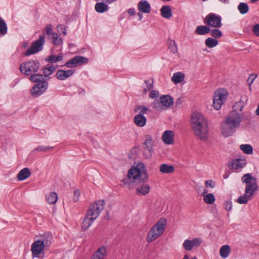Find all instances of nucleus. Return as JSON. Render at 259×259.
Returning <instances> with one entry per match:
<instances>
[{
	"mask_svg": "<svg viewBox=\"0 0 259 259\" xmlns=\"http://www.w3.org/2000/svg\"><path fill=\"white\" fill-rule=\"evenodd\" d=\"M149 175L144 163H134V165L128 170L126 177L121 181L123 186L128 189L137 187L136 193L139 196H145L149 193L150 187L147 184Z\"/></svg>",
	"mask_w": 259,
	"mask_h": 259,
	"instance_id": "nucleus-1",
	"label": "nucleus"
},
{
	"mask_svg": "<svg viewBox=\"0 0 259 259\" xmlns=\"http://www.w3.org/2000/svg\"><path fill=\"white\" fill-rule=\"evenodd\" d=\"M245 106V102L240 100L233 105V110L226 118L224 123L221 124V133L225 137L231 136L236 131L242 121L243 114L238 112L242 111Z\"/></svg>",
	"mask_w": 259,
	"mask_h": 259,
	"instance_id": "nucleus-2",
	"label": "nucleus"
},
{
	"mask_svg": "<svg viewBox=\"0 0 259 259\" xmlns=\"http://www.w3.org/2000/svg\"><path fill=\"white\" fill-rule=\"evenodd\" d=\"M57 67L54 65H46L42 69L44 74L38 73L29 77L31 81L36 83L31 91L33 97H38L45 92L49 85L48 80L50 79L49 75L55 71Z\"/></svg>",
	"mask_w": 259,
	"mask_h": 259,
	"instance_id": "nucleus-3",
	"label": "nucleus"
},
{
	"mask_svg": "<svg viewBox=\"0 0 259 259\" xmlns=\"http://www.w3.org/2000/svg\"><path fill=\"white\" fill-rule=\"evenodd\" d=\"M191 127L195 136L205 140L208 136V123L204 116L200 113H194L191 118Z\"/></svg>",
	"mask_w": 259,
	"mask_h": 259,
	"instance_id": "nucleus-4",
	"label": "nucleus"
},
{
	"mask_svg": "<svg viewBox=\"0 0 259 259\" xmlns=\"http://www.w3.org/2000/svg\"><path fill=\"white\" fill-rule=\"evenodd\" d=\"M241 180L243 183L246 184L245 194L240 196L237 202L239 204H246L250 199V197L253 195L254 192L257 190V180L249 173L243 175Z\"/></svg>",
	"mask_w": 259,
	"mask_h": 259,
	"instance_id": "nucleus-5",
	"label": "nucleus"
},
{
	"mask_svg": "<svg viewBox=\"0 0 259 259\" xmlns=\"http://www.w3.org/2000/svg\"><path fill=\"white\" fill-rule=\"evenodd\" d=\"M166 223V219H160L149 230L147 234L146 241L148 242H151L159 238L164 232Z\"/></svg>",
	"mask_w": 259,
	"mask_h": 259,
	"instance_id": "nucleus-6",
	"label": "nucleus"
},
{
	"mask_svg": "<svg viewBox=\"0 0 259 259\" xmlns=\"http://www.w3.org/2000/svg\"><path fill=\"white\" fill-rule=\"evenodd\" d=\"M40 68V64L38 60H30L22 63L19 69L21 72L27 76L36 74Z\"/></svg>",
	"mask_w": 259,
	"mask_h": 259,
	"instance_id": "nucleus-7",
	"label": "nucleus"
},
{
	"mask_svg": "<svg viewBox=\"0 0 259 259\" xmlns=\"http://www.w3.org/2000/svg\"><path fill=\"white\" fill-rule=\"evenodd\" d=\"M104 206L105 201L103 200L96 201L90 205L85 214L96 220L103 210Z\"/></svg>",
	"mask_w": 259,
	"mask_h": 259,
	"instance_id": "nucleus-8",
	"label": "nucleus"
},
{
	"mask_svg": "<svg viewBox=\"0 0 259 259\" xmlns=\"http://www.w3.org/2000/svg\"><path fill=\"white\" fill-rule=\"evenodd\" d=\"M148 109L145 106L138 105L136 106L134 109L135 112H138L139 110V114L136 115L134 118L135 124L138 127H143L145 125L147 119L144 115Z\"/></svg>",
	"mask_w": 259,
	"mask_h": 259,
	"instance_id": "nucleus-9",
	"label": "nucleus"
},
{
	"mask_svg": "<svg viewBox=\"0 0 259 259\" xmlns=\"http://www.w3.org/2000/svg\"><path fill=\"white\" fill-rule=\"evenodd\" d=\"M227 92L224 89H220L215 92L213 101V108L217 110H220L227 99Z\"/></svg>",
	"mask_w": 259,
	"mask_h": 259,
	"instance_id": "nucleus-10",
	"label": "nucleus"
},
{
	"mask_svg": "<svg viewBox=\"0 0 259 259\" xmlns=\"http://www.w3.org/2000/svg\"><path fill=\"white\" fill-rule=\"evenodd\" d=\"M44 35H40L38 39L33 42L30 47L24 53L25 56H29L36 54L42 50L45 44Z\"/></svg>",
	"mask_w": 259,
	"mask_h": 259,
	"instance_id": "nucleus-11",
	"label": "nucleus"
},
{
	"mask_svg": "<svg viewBox=\"0 0 259 259\" xmlns=\"http://www.w3.org/2000/svg\"><path fill=\"white\" fill-rule=\"evenodd\" d=\"M221 21V17L213 13L208 14L203 20L204 24L214 28H221L222 26Z\"/></svg>",
	"mask_w": 259,
	"mask_h": 259,
	"instance_id": "nucleus-12",
	"label": "nucleus"
},
{
	"mask_svg": "<svg viewBox=\"0 0 259 259\" xmlns=\"http://www.w3.org/2000/svg\"><path fill=\"white\" fill-rule=\"evenodd\" d=\"M202 243L200 238H196L192 240L186 239L183 244V247L186 251H190L195 247H198Z\"/></svg>",
	"mask_w": 259,
	"mask_h": 259,
	"instance_id": "nucleus-13",
	"label": "nucleus"
},
{
	"mask_svg": "<svg viewBox=\"0 0 259 259\" xmlns=\"http://www.w3.org/2000/svg\"><path fill=\"white\" fill-rule=\"evenodd\" d=\"M46 248L40 240L35 241L31 245V251L33 257L38 256Z\"/></svg>",
	"mask_w": 259,
	"mask_h": 259,
	"instance_id": "nucleus-14",
	"label": "nucleus"
},
{
	"mask_svg": "<svg viewBox=\"0 0 259 259\" xmlns=\"http://www.w3.org/2000/svg\"><path fill=\"white\" fill-rule=\"evenodd\" d=\"M75 72V69L67 70L60 69L57 72L56 76L59 80H63L71 76Z\"/></svg>",
	"mask_w": 259,
	"mask_h": 259,
	"instance_id": "nucleus-15",
	"label": "nucleus"
},
{
	"mask_svg": "<svg viewBox=\"0 0 259 259\" xmlns=\"http://www.w3.org/2000/svg\"><path fill=\"white\" fill-rule=\"evenodd\" d=\"M246 159L238 158L230 162L229 166L231 168L237 169L243 167L246 164Z\"/></svg>",
	"mask_w": 259,
	"mask_h": 259,
	"instance_id": "nucleus-16",
	"label": "nucleus"
},
{
	"mask_svg": "<svg viewBox=\"0 0 259 259\" xmlns=\"http://www.w3.org/2000/svg\"><path fill=\"white\" fill-rule=\"evenodd\" d=\"M138 10L140 12L148 14L151 11L150 4L146 1H141L138 5Z\"/></svg>",
	"mask_w": 259,
	"mask_h": 259,
	"instance_id": "nucleus-17",
	"label": "nucleus"
},
{
	"mask_svg": "<svg viewBox=\"0 0 259 259\" xmlns=\"http://www.w3.org/2000/svg\"><path fill=\"white\" fill-rule=\"evenodd\" d=\"M52 239L53 236L52 234L48 233L45 234V235L42 236L41 239H39L38 240H40V242L42 243V244L45 247L46 249L48 250L50 247Z\"/></svg>",
	"mask_w": 259,
	"mask_h": 259,
	"instance_id": "nucleus-18",
	"label": "nucleus"
},
{
	"mask_svg": "<svg viewBox=\"0 0 259 259\" xmlns=\"http://www.w3.org/2000/svg\"><path fill=\"white\" fill-rule=\"evenodd\" d=\"M106 253V247L102 246L94 253L91 259H104Z\"/></svg>",
	"mask_w": 259,
	"mask_h": 259,
	"instance_id": "nucleus-19",
	"label": "nucleus"
},
{
	"mask_svg": "<svg viewBox=\"0 0 259 259\" xmlns=\"http://www.w3.org/2000/svg\"><path fill=\"white\" fill-rule=\"evenodd\" d=\"M174 134L171 131H165L162 136V139L166 144H171L174 143Z\"/></svg>",
	"mask_w": 259,
	"mask_h": 259,
	"instance_id": "nucleus-20",
	"label": "nucleus"
},
{
	"mask_svg": "<svg viewBox=\"0 0 259 259\" xmlns=\"http://www.w3.org/2000/svg\"><path fill=\"white\" fill-rule=\"evenodd\" d=\"M95 221V220L85 214L81 224L82 230L86 231L88 229Z\"/></svg>",
	"mask_w": 259,
	"mask_h": 259,
	"instance_id": "nucleus-21",
	"label": "nucleus"
},
{
	"mask_svg": "<svg viewBox=\"0 0 259 259\" xmlns=\"http://www.w3.org/2000/svg\"><path fill=\"white\" fill-rule=\"evenodd\" d=\"M30 175L31 172L30 169L27 167H25L19 171L17 178L19 181H23L29 177Z\"/></svg>",
	"mask_w": 259,
	"mask_h": 259,
	"instance_id": "nucleus-22",
	"label": "nucleus"
},
{
	"mask_svg": "<svg viewBox=\"0 0 259 259\" xmlns=\"http://www.w3.org/2000/svg\"><path fill=\"white\" fill-rule=\"evenodd\" d=\"M160 100L162 105L167 107L170 106L174 103L173 99L168 95L161 96Z\"/></svg>",
	"mask_w": 259,
	"mask_h": 259,
	"instance_id": "nucleus-23",
	"label": "nucleus"
},
{
	"mask_svg": "<svg viewBox=\"0 0 259 259\" xmlns=\"http://www.w3.org/2000/svg\"><path fill=\"white\" fill-rule=\"evenodd\" d=\"M145 141L144 142V144L145 145L144 152L145 151H147L150 155H151V152L152 151V138L151 136L149 135H146L145 136Z\"/></svg>",
	"mask_w": 259,
	"mask_h": 259,
	"instance_id": "nucleus-24",
	"label": "nucleus"
},
{
	"mask_svg": "<svg viewBox=\"0 0 259 259\" xmlns=\"http://www.w3.org/2000/svg\"><path fill=\"white\" fill-rule=\"evenodd\" d=\"M207 192L208 191L206 189H204L202 195L203 196V200L206 203L211 204L215 201V197L213 194H206Z\"/></svg>",
	"mask_w": 259,
	"mask_h": 259,
	"instance_id": "nucleus-25",
	"label": "nucleus"
},
{
	"mask_svg": "<svg viewBox=\"0 0 259 259\" xmlns=\"http://www.w3.org/2000/svg\"><path fill=\"white\" fill-rule=\"evenodd\" d=\"M160 12L162 17L166 19H169L172 16L171 8L169 6H163L160 9Z\"/></svg>",
	"mask_w": 259,
	"mask_h": 259,
	"instance_id": "nucleus-26",
	"label": "nucleus"
},
{
	"mask_svg": "<svg viewBox=\"0 0 259 259\" xmlns=\"http://www.w3.org/2000/svg\"><path fill=\"white\" fill-rule=\"evenodd\" d=\"M210 31V28L207 25H200L196 27L195 34L198 35H204Z\"/></svg>",
	"mask_w": 259,
	"mask_h": 259,
	"instance_id": "nucleus-27",
	"label": "nucleus"
},
{
	"mask_svg": "<svg viewBox=\"0 0 259 259\" xmlns=\"http://www.w3.org/2000/svg\"><path fill=\"white\" fill-rule=\"evenodd\" d=\"M159 170L163 174H170L174 171L175 167L172 165L164 163L160 166Z\"/></svg>",
	"mask_w": 259,
	"mask_h": 259,
	"instance_id": "nucleus-28",
	"label": "nucleus"
},
{
	"mask_svg": "<svg viewBox=\"0 0 259 259\" xmlns=\"http://www.w3.org/2000/svg\"><path fill=\"white\" fill-rule=\"evenodd\" d=\"M185 75L182 72H176L173 74L171 78L172 81L175 84L181 83L184 80Z\"/></svg>",
	"mask_w": 259,
	"mask_h": 259,
	"instance_id": "nucleus-29",
	"label": "nucleus"
},
{
	"mask_svg": "<svg viewBox=\"0 0 259 259\" xmlns=\"http://www.w3.org/2000/svg\"><path fill=\"white\" fill-rule=\"evenodd\" d=\"M63 55L62 54H59L58 55H52L47 57L45 60L50 63H54L63 60Z\"/></svg>",
	"mask_w": 259,
	"mask_h": 259,
	"instance_id": "nucleus-30",
	"label": "nucleus"
},
{
	"mask_svg": "<svg viewBox=\"0 0 259 259\" xmlns=\"http://www.w3.org/2000/svg\"><path fill=\"white\" fill-rule=\"evenodd\" d=\"M231 252V248L228 245L222 246L220 249V254L222 257L225 258L227 257Z\"/></svg>",
	"mask_w": 259,
	"mask_h": 259,
	"instance_id": "nucleus-31",
	"label": "nucleus"
},
{
	"mask_svg": "<svg viewBox=\"0 0 259 259\" xmlns=\"http://www.w3.org/2000/svg\"><path fill=\"white\" fill-rule=\"evenodd\" d=\"M95 9L98 13H103L108 10V6L103 2H99L95 5Z\"/></svg>",
	"mask_w": 259,
	"mask_h": 259,
	"instance_id": "nucleus-32",
	"label": "nucleus"
},
{
	"mask_svg": "<svg viewBox=\"0 0 259 259\" xmlns=\"http://www.w3.org/2000/svg\"><path fill=\"white\" fill-rule=\"evenodd\" d=\"M58 200V195L56 193L52 192L46 196V200L50 204H55Z\"/></svg>",
	"mask_w": 259,
	"mask_h": 259,
	"instance_id": "nucleus-33",
	"label": "nucleus"
},
{
	"mask_svg": "<svg viewBox=\"0 0 259 259\" xmlns=\"http://www.w3.org/2000/svg\"><path fill=\"white\" fill-rule=\"evenodd\" d=\"M76 67L78 65L85 64L88 62V59L82 56H76L74 57Z\"/></svg>",
	"mask_w": 259,
	"mask_h": 259,
	"instance_id": "nucleus-34",
	"label": "nucleus"
},
{
	"mask_svg": "<svg viewBox=\"0 0 259 259\" xmlns=\"http://www.w3.org/2000/svg\"><path fill=\"white\" fill-rule=\"evenodd\" d=\"M7 25L3 18H0V35L3 36L7 33Z\"/></svg>",
	"mask_w": 259,
	"mask_h": 259,
	"instance_id": "nucleus-35",
	"label": "nucleus"
},
{
	"mask_svg": "<svg viewBox=\"0 0 259 259\" xmlns=\"http://www.w3.org/2000/svg\"><path fill=\"white\" fill-rule=\"evenodd\" d=\"M205 44L207 47L211 48L217 46L218 41L216 39L208 37L205 40Z\"/></svg>",
	"mask_w": 259,
	"mask_h": 259,
	"instance_id": "nucleus-36",
	"label": "nucleus"
},
{
	"mask_svg": "<svg viewBox=\"0 0 259 259\" xmlns=\"http://www.w3.org/2000/svg\"><path fill=\"white\" fill-rule=\"evenodd\" d=\"M240 148L245 154H251L253 153V149L250 145L242 144L240 146Z\"/></svg>",
	"mask_w": 259,
	"mask_h": 259,
	"instance_id": "nucleus-37",
	"label": "nucleus"
},
{
	"mask_svg": "<svg viewBox=\"0 0 259 259\" xmlns=\"http://www.w3.org/2000/svg\"><path fill=\"white\" fill-rule=\"evenodd\" d=\"M238 9L242 14H246L249 11V7L246 3H241L238 6Z\"/></svg>",
	"mask_w": 259,
	"mask_h": 259,
	"instance_id": "nucleus-38",
	"label": "nucleus"
},
{
	"mask_svg": "<svg viewBox=\"0 0 259 259\" xmlns=\"http://www.w3.org/2000/svg\"><path fill=\"white\" fill-rule=\"evenodd\" d=\"M52 39H54L53 43L54 45L58 46L60 45L62 41L61 38L60 37L58 34L55 32L52 33Z\"/></svg>",
	"mask_w": 259,
	"mask_h": 259,
	"instance_id": "nucleus-39",
	"label": "nucleus"
},
{
	"mask_svg": "<svg viewBox=\"0 0 259 259\" xmlns=\"http://www.w3.org/2000/svg\"><path fill=\"white\" fill-rule=\"evenodd\" d=\"M168 48L170 51L175 53L177 51V47L175 40L169 39L167 41Z\"/></svg>",
	"mask_w": 259,
	"mask_h": 259,
	"instance_id": "nucleus-40",
	"label": "nucleus"
},
{
	"mask_svg": "<svg viewBox=\"0 0 259 259\" xmlns=\"http://www.w3.org/2000/svg\"><path fill=\"white\" fill-rule=\"evenodd\" d=\"M209 32L211 36L214 38H220L223 35L221 31L218 29H210Z\"/></svg>",
	"mask_w": 259,
	"mask_h": 259,
	"instance_id": "nucleus-41",
	"label": "nucleus"
},
{
	"mask_svg": "<svg viewBox=\"0 0 259 259\" xmlns=\"http://www.w3.org/2000/svg\"><path fill=\"white\" fill-rule=\"evenodd\" d=\"M145 83L146 84L147 89H144V92L146 93L148 90H150L153 88L154 80L153 79H150L145 80Z\"/></svg>",
	"mask_w": 259,
	"mask_h": 259,
	"instance_id": "nucleus-42",
	"label": "nucleus"
},
{
	"mask_svg": "<svg viewBox=\"0 0 259 259\" xmlns=\"http://www.w3.org/2000/svg\"><path fill=\"white\" fill-rule=\"evenodd\" d=\"M53 148L52 147L50 146H40L35 148L33 151H38V152H46L50 150Z\"/></svg>",
	"mask_w": 259,
	"mask_h": 259,
	"instance_id": "nucleus-43",
	"label": "nucleus"
},
{
	"mask_svg": "<svg viewBox=\"0 0 259 259\" xmlns=\"http://www.w3.org/2000/svg\"><path fill=\"white\" fill-rule=\"evenodd\" d=\"M151 106L157 110H161L163 108L160 100H156L151 104Z\"/></svg>",
	"mask_w": 259,
	"mask_h": 259,
	"instance_id": "nucleus-44",
	"label": "nucleus"
},
{
	"mask_svg": "<svg viewBox=\"0 0 259 259\" xmlns=\"http://www.w3.org/2000/svg\"><path fill=\"white\" fill-rule=\"evenodd\" d=\"M64 66H65L68 68H74L76 67L74 57L72 59L67 61Z\"/></svg>",
	"mask_w": 259,
	"mask_h": 259,
	"instance_id": "nucleus-45",
	"label": "nucleus"
},
{
	"mask_svg": "<svg viewBox=\"0 0 259 259\" xmlns=\"http://www.w3.org/2000/svg\"><path fill=\"white\" fill-rule=\"evenodd\" d=\"M257 77V75L255 74H252L250 75L248 78L247 79V83L249 85V90H251V85L253 83L254 80Z\"/></svg>",
	"mask_w": 259,
	"mask_h": 259,
	"instance_id": "nucleus-46",
	"label": "nucleus"
},
{
	"mask_svg": "<svg viewBox=\"0 0 259 259\" xmlns=\"http://www.w3.org/2000/svg\"><path fill=\"white\" fill-rule=\"evenodd\" d=\"M136 156H137V149L136 148H133L130 151V153L128 154V158L131 160L135 159L136 158Z\"/></svg>",
	"mask_w": 259,
	"mask_h": 259,
	"instance_id": "nucleus-47",
	"label": "nucleus"
},
{
	"mask_svg": "<svg viewBox=\"0 0 259 259\" xmlns=\"http://www.w3.org/2000/svg\"><path fill=\"white\" fill-rule=\"evenodd\" d=\"M80 195V192L78 189H76L74 191L73 199L74 202H76L79 201Z\"/></svg>",
	"mask_w": 259,
	"mask_h": 259,
	"instance_id": "nucleus-48",
	"label": "nucleus"
},
{
	"mask_svg": "<svg viewBox=\"0 0 259 259\" xmlns=\"http://www.w3.org/2000/svg\"><path fill=\"white\" fill-rule=\"evenodd\" d=\"M205 186L207 188H213L215 186V183L212 180H208L205 182Z\"/></svg>",
	"mask_w": 259,
	"mask_h": 259,
	"instance_id": "nucleus-49",
	"label": "nucleus"
},
{
	"mask_svg": "<svg viewBox=\"0 0 259 259\" xmlns=\"http://www.w3.org/2000/svg\"><path fill=\"white\" fill-rule=\"evenodd\" d=\"M232 207V202L229 201H226L224 203V208L228 211H229L231 209Z\"/></svg>",
	"mask_w": 259,
	"mask_h": 259,
	"instance_id": "nucleus-50",
	"label": "nucleus"
},
{
	"mask_svg": "<svg viewBox=\"0 0 259 259\" xmlns=\"http://www.w3.org/2000/svg\"><path fill=\"white\" fill-rule=\"evenodd\" d=\"M158 95H159V93H158V91L153 90L150 93L149 97L151 98H155L158 97Z\"/></svg>",
	"mask_w": 259,
	"mask_h": 259,
	"instance_id": "nucleus-51",
	"label": "nucleus"
},
{
	"mask_svg": "<svg viewBox=\"0 0 259 259\" xmlns=\"http://www.w3.org/2000/svg\"><path fill=\"white\" fill-rule=\"evenodd\" d=\"M253 32L256 36L259 37V24H256L253 26Z\"/></svg>",
	"mask_w": 259,
	"mask_h": 259,
	"instance_id": "nucleus-52",
	"label": "nucleus"
},
{
	"mask_svg": "<svg viewBox=\"0 0 259 259\" xmlns=\"http://www.w3.org/2000/svg\"><path fill=\"white\" fill-rule=\"evenodd\" d=\"M52 26L51 25H49L47 26V27L46 28V32L47 34L48 35H52Z\"/></svg>",
	"mask_w": 259,
	"mask_h": 259,
	"instance_id": "nucleus-53",
	"label": "nucleus"
},
{
	"mask_svg": "<svg viewBox=\"0 0 259 259\" xmlns=\"http://www.w3.org/2000/svg\"><path fill=\"white\" fill-rule=\"evenodd\" d=\"M127 13L130 15H134L135 14V10L134 8L129 9L127 11Z\"/></svg>",
	"mask_w": 259,
	"mask_h": 259,
	"instance_id": "nucleus-54",
	"label": "nucleus"
},
{
	"mask_svg": "<svg viewBox=\"0 0 259 259\" xmlns=\"http://www.w3.org/2000/svg\"><path fill=\"white\" fill-rule=\"evenodd\" d=\"M182 103V101L181 100V99L180 98H179L176 102V106H179V105H180Z\"/></svg>",
	"mask_w": 259,
	"mask_h": 259,
	"instance_id": "nucleus-55",
	"label": "nucleus"
},
{
	"mask_svg": "<svg viewBox=\"0 0 259 259\" xmlns=\"http://www.w3.org/2000/svg\"><path fill=\"white\" fill-rule=\"evenodd\" d=\"M255 114L257 115H259V103H258V106H257V109L255 111Z\"/></svg>",
	"mask_w": 259,
	"mask_h": 259,
	"instance_id": "nucleus-56",
	"label": "nucleus"
},
{
	"mask_svg": "<svg viewBox=\"0 0 259 259\" xmlns=\"http://www.w3.org/2000/svg\"><path fill=\"white\" fill-rule=\"evenodd\" d=\"M138 16L139 17V20H141L142 19V18H143V15L141 13H138Z\"/></svg>",
	"mask_w": 259,
	"mask_h": 259,
	"instance_id": "nucleus-57",
	"label": "nucleus"
},
{
	"mask_svg": "<svg viewBox=\"0 0 259 259\" xmlns=\"http://www.w3.org/2000/svg\"><path fill=\"white\" fill-rule=\"evenodd\" d=\"M105 219L107 220H109L110 219V215L109 214V212L108 211H107V214L105 216Z\"/></svg>",
	"mask_w": 259,
	"mask_h": 259,
	"instance_id": "nucleus-58",
	"label": "nucleus"
},
{
	"mask_svg": "<svg viewBox=\"0 0 259 259\" xmlns=\"http://www.w3.org/2000/svg\"><path fill=\"white\" fill-rule=\"evenodd\" d=\"M116 0H106V2L109 3V4H111L115 1H116Z\"/></svg>",
	"mask_w": 259,
	"mask_h": 259,
	"instance_id": "nucleus-59",
	"label": "nucleus"
},
{
	"mask_svg": "<svg viewBox=\"0 0 259 259\" xmlns=\"http://www.w3.org/2000/svg\"><path fill=\"white\" fill-rule=\"evenodd\" d=\"M183 259H189V255L187 254H186Z\"/></svg>",
	"mask_w": 259,
	"mask_h": 259,
	"instance_id": "nucleus-60",
	"label": "nucleus"
},
{
	"mask_svg": "<svg viewBox=\"0 0 259 259\" xmlns=\"http://www.w3.org/2000/svg\"><path fill=\"white\" fill-rule=\"evenodd\" d=\"M249 119H250V116H249V115L245 116V117H244V120H249Z\"/></svg>",
	"mask_w": 259,
	"mask_h": 259,
	"instance_id": "nucleus-61",
	"label": "nucleus"
},
{
	"mask_svg": "<svg viewBox=\"0 0 259 259\" xmlns=\"http://www.w3.org/2000/svg\"><path fill=\"white\" fill-rule=\"evenodd\" d=\"M222 2L225 3H228L229 2V0H220Z\"/></svg>",
	"mask_w": 259,
	"mask_h": 259,
	"instance_id": "nucleus-62",
	"label": "nucleus"
},
{
	"mask_svg": "<svg viewBox=\"0 0 259 259\" xmlns=\"http://www.w3.org/2000/svg\"><path fill=\"white\" fill-rule=\"evenodd\" d=\"M65 29H64V30L62 31V33L64 34V35H66V32L65 31Z\"/></svg>",
	"mask_w": 259,
	"mask_h": 259,
	"instance_id": "nucleus-63",
	"label": "nucleus"
},
{
	"mask_svg": "<svg viewBox=\"0 0 259 259\" xmlns=\"http://www.w3.org/2000/svg\"><path fill=\"white\" fill-rule=\"evenodd\" d=\"M252 3H255L258 0H250Z\"/></svg>",
	"mask_w": 259,
	"mask_h": 259,
	"instance_id": "nucleus-64",
	"label": "nucleus"
}]
</instances>
